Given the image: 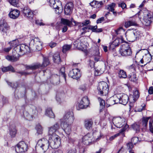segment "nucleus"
I'll return each mask as SVG.
<instances>
[{
    "mask_svg": "<svg viewBox=\"0 0 153 153\" xmlns=\"http://www.w3.org/2000/svg\"><path fill=\"white\" fill-rule=\"evenodd\" d=\"M50 62L48 58L46 57L44 58L43 62L42 65H41V68H43L48 66Z\"/></svg>",
    "mask_w": 153,
    "mask_h": 153,
    "instance_id": "58836bf2",
    "label": "nucleus"
},
{
    "mask_svg": "<svg viewBox=\"0 0 153 153\" xmlns=\"http://www.w3.org/2000/svg\"><path fill=\"white\" fill-rule=\"evenodd\" d=\"M9 26L7 23L4 21L0 22V30L3 35H7V33L9 29Z\"/></svg>",
    "mask_w": 153,
    "mask_h": 153,
    "instance_id": "6ab92c4d",
    "label": "nucleus"
},
{
    "mask_svg": "<svg viewBox=\"0 0 153 153\" xmlns=\"http://www.w3.org/2000/svg\"><path fill=\"white\" fill-rule=\"evenodd\" d=\"M94 137L93 138L91 133H88L84 136L82 139L83 143L86 145L89 144L92 142H96L98 141L103 136L100 132H97L94 134Z\"/></svg>",
    "mask_w": 153,
    "mask_h": 153,
    "instance_id": "20e7f679",
    "label": "nucleus"
},
{
    "mask_svg": "<svg viewBox=\"0 0 153 153\" xmlns=\"http://www.w3.org/2000/svg\"><path fill=\"white\" fill-rule=\"evenodd\" d=\"M115 5L116 4L115 3H113L111 4L108 5V7H107V9L112 12L113 14L115 16L116 15V12L114 11V8L115 7Z\"/></svg>",
    "mask_w": 153,
    "mask_h": 153,
    "instance_id": "4c0bfd02",
    "label": "nucleus"
},
{
    "mask_svg": "<svg viewBox=\"0 0 153 153\" xmlns=\"http://www.w3.org/2000/svg\"><path fill=\"white\" fill-rule=\"evenodd\" d=\"M9 2L11 4L14 6H17L18 3L16 0H9Z\"/></svg>",
    "mask_w": 153,
    "mask_h": 153,
    "instance_id": "3c124183",
    "label": "nucleus"
},
{
    "mask_svg": "<svg viewBox=\"0 0 153 153\" xmlns=\"http://www.w3.org/2000/svg\"><path fill=\"white\" fill-rule=\"evenodd\" d=\"M45 114L46 115L50 118H54V114L51 108H49L46 109Z\"/></svg>",
    "mask_w": 153,
    "mask_h": 153,
    "instance_id": "e433bc0d",
    "label": "nucleus"
},
{
    "mask_svg": "<svg viewBox=\"0 0 153 153\" xmlns=\"http://www.w3.org/2000/svg\"><path fill=\"white\" fill-rule=\"evenodd\" d=\"M153 120H150L149 123V129L150 131L153 133V127L152 124Z\"/></svg>",
    "mask_w": 153,
    "mask_h": 153,
    "instance_id": "6e6d98bb",
    "label": "nucleus"
},
{
    "mask_svg": "<svg viewBox=\"0 0 153 153\" xmlns=\"http://www.w3.org/2000/svg\"><path fill=\"white\" fill-rule=\"evenodd\" d=\"M73 113L72 112H68L64 115L63 118L60 119V123L63 122L64 123H72L74 120Z\"/></svg>",
    "mask_w": 153,
    "mask_h": 153,
    "instance_id": "9b49d317",
    "label": "nucleus"
},
{
    "mask_svg": "<svg viewBox=\"0 0 153 153\" xmlns=\"http://www.w3.org/2000/svg\"><path fill=\"white\" fill-rule=\"evenodd\" d=\"M118 153H126V151L123 147H122L119 150Z\"/></svg>",
    "mask_w": 153,
    "mask_h": 153,
    "instance_id": "680f3d73",
    "label": "nucleus"
},
{
    "mask_svg": "<svg viewBox=\"0 0 153 153\" xmlns=\"http://www.w3.org/2000/svg\"><path fill=\"white\" fill-rule=\"evenodd\" d=\"M52 153H63V152L61 150H53L52 151Z\"/></svg>",
    "mask_w": 153,
    "mask_h": 153,
    "instance_id": "69168bd1",
    "label": "nucleus"
},
{
    "mask_svg": "<svg viewBox=\"0 0 153 153\" xmlns=\"http://www.w3.org/2000/svg\"><path fill=\"white\" fill-rule=\"evenodd\" d=\"M35 128L38 134H42V133L43 128L39 124L37 125Z\"/></svg>",
    "mask_w": 153,
    "mask_h": 153,
    "instance_id": "ea45409f",
    "label": "nucleus"
},
{
    "mask_svg": "<svg viewBox=\"0 0 153 153\" xmlns=\"http://www.w3.org/2000/svg\"><path fill=\"white\" fill-rule=\"evenodd\" d=\"M56 45V44L54 42H51L49 44V46L51 48H52L55 47Z\"/></svg>",
    "mask_w": 153,
    "mask_h": 153,
    "instance_id": "774afa93",
    "label": "nucleus"
},
{
    "mask_svg": "<svg viewBox=\"0 0 153 153\" xmlns=\"http://www.w3.org/2000/svg\"><path fill=\"white\" fill-rule=\"evenodd\" d=\"M98 100L100 103V108H101V109L103 108L105 105V101L100 98H99Z\"/></svg>",
    "mask_w": 153,
    "mask_h": 153,
    "instance_id": "49530a36",
    "label": "nucleus"
},
{
    "mask_svg": "<svg viewBox=\"0 0 153 153\" xmlns=\"http://www.w3.org/2000/svg\"><path fill=\"white\" fill-rule=\"evenodd\" d=\"M79 23L77 25H82V26H86L87 25L89 24L90 23V22L89 20H86L84 22H83L82 23L80 22H79Z\"/></svg>",
    "mask_w": 153,
    "mask_h": 153,
    "instance_id": "603ef678",
    "label": "nucleus"
},
{
    "mask_svg": "<svg viewBox=\"0 0 153 153\" xmlns=\"http://www.w3.org/2000/svg\"><path fill=\"white\" fill-rule=\"evenodd\" d=\"M117 34H121L123 35H125L126 33L125 30L122 27H120L116 31Z\"/></svg>",
    "mask_w": 153,
    "mask_h": 153,
    "instance_id": "79ce46f5",
    "label": "nucleus"
},
{
    "mask_svg": "<svg viewBox=\"0 0 153 153\" xmlns=\"http://www.w3.org/2000/svg\"><path fill=\"white\" fill-rule=\"evenodd\" d=\"M49 3L51 7L55 10L56 13L59 14L62 12L63 7L62 3L60 1L50 0Z\"/></svg>",
    "mask_w": 153,
    "mask_h": 153,
    "instance_id": "9d476101",
    "label": "nucleus"
},
{
    "mask_svg": "<svg viewBox=\"0 0 153 153\" xmlns=\"http://www.w3.org/2000/svg\"><path fill=\"white\" fill-rule=\"evenodd\" d=\"M26 68L27 69L35 70L39 68H41V64L39 63H36L29 65H26Z\"/></svg>",
    "mask_w": 153,
    "mask_h": 153,
    "instance_id": "2f4dec72",
    "label": "nucleus"
},
{
    "mask_svg": "<svg viewBox=\"0 0 153 153\" xmlns=\"http://www.w3.org/2000/svg\"><path fill=\"white\" fill-rule=\"evenodd\" d=\"M27 146L23 141L19 142L15 146V151L17 153H23L27 151Z\"/></svg>",
    "mask_w": 153,
    "mask_h": 153,
    "instance_id": "ddd939ff",
    "label": "nucleus"
},
{
    "mask_svg": "<svg viewBox=\"0 0 153 153\" xmlns=\"http://www.w3.org/2000/svg\"><path fill=\"white\" fill-rule=\"evenodd\" d=\"M20 15L19 11L17 9H11L9 13V16L10 18L15 19L17 18Z\"/></svg>",
    "mask_w": 153,
    "mask_h": 153,
    "instance_id": "b1692460",
    "label": "nucleus"
},
{
    "mask_svg": "<svg viewBox=\"0 0 153 153\" xmlns=\"http://www.w3.org/2000/svg\"><path fill=\"white\" fill-rule=\"evenodd\" d=\"M74 5L71 2H69L66 4L64 9L65 13L67 15H70L72 12Z\"/></svg>",
    "mask_w": 153,
    "mask_h": 153,
    "instance_id": "412c9836",
    "label": "nucleus"
},
{
    "mask_svg": "<svg viewBox=\"0 0 153 153\" xmlns=\"http://www.w3.org/2000/svg\"><path fill=\"white\" fill-rule=\"evenodd\" d=\"M133 31H127L126 33L125 36L129 41L133 42L136 40Z\"/></svg>",
    "mask_w": 153,
    "mask_h": 153,
    "instance_id": "bb28decb",
    "label": "nucleus"
},
{
    "mask_svg": "<svg viewBox=\"0 0 153 153\" xmlns=\"http://www.w3.org/2000/svg\"><path fill=\"white\" fill-rule=\"evenodd\" d=\"M82 39H78L74 41V45L75 47L78 49H81L82 48H84V45L82 43Z\"/></svg>",
    "mask_w": 153,
    "mask_h": 153,
    "instance_id": "7c9ffc66",
    "label": "nucleus"
},
{
    "mask_svg": "<svg viewBox=\"0 0 153 153\" xmlns=\"http://www.w3.org/2000/svg\"><path fill=\"white\" fill-rule=\"evenodd\" d=\"M151 118V117H143L142 119V124L143 127H146L148 125V123L149 120Z\"/></svg>",
    "mask_w": 153,
    "mask_h": 153,
    "instance_id": "f704fd0d",
    "label": "nucleus"
},
{
    "mask_svg": "<svg viewBox=\"0 0 153 153\" xmlns=\"http://www.w3.org/2000/svg\"><path fill=\"white\" fill-rule=\"evenodd\" d=\"M139 141V138L137 137H134L131 139V142L132 143L135 144Z\"/></svg>",
    "mask_w": 153,
    "mask_h": 153,
    "instance_id": "5fc2aeb1",
    "label": "nucleus"
},
{
    "mask_svg": "<svg viewBox=\"0 0 153 153\" xmlns=\"http://www.w3.org/2000/svg\"><path fill=\"white\" fill-rule=\"evenodd\" d=\"M59 128V124L56 123L49 128L48 134L49 141L51 147L53 149L58 148L61 144L59 137L55 133Z\"/></svg>",
    "mask_w": 153,
    "mask_h": 153,
    "instance_id": "f03ea898",
    "label": "nucleus"
},
{
    "mask_svg": "<svg viewBox=\"0 0 153 153\" xmlns=\"http://www.w3.org/2000/svg\"><path fill=\"white\" fill-rule=\"evenodd\" d=\"M133 32L134 33V36L135 37L136 40L137 39L139 38L140 37V33L139 31L134 30L133 31Z\"/></svg>",
    "mask_w": 153,
    "mask_h": 153,
    "instance_id": "8fccbe9b",
    "label": "nucleus"
},
{
    "mask_svg": "<svg viewBox=\"0 0 153 153\" xmlns=\"http://www.w3.org/2000/svg\"><path fill=\"white\" fill-rule=\"evenodd\" d=\"M121 134H123V133L121 132H120L119 133L110 137L109 139V140L110 141H112L114 139L117 137L119 136V135Z\"/></svg>",
    "mask_w": 153,
    "mask_h": 153,
    "instance_id": "09e8293b",
    "label": "nucleus"
},
{
    "mask_svg": "<svg viewBox=\"0 0 153 153\" xmlns=\"http://www.w3.org/2000/svg\"><path fill=\"white\" fill-rule=\"evenodd\" d=\"M148 92L149 93L151 94H152L153 93V87L151 86L150 87L148 90Z\"/></svg>",
    "mask_w": 153,
    "mask_h": 153,
    "instance_id": "338daca9",
    "label": "nucleus"
},
{
    "mask_svg": "<svg viewBox=\"0 0 153 153\" xmlns=\"http://www.w3.org/2000/svg\"><path fill=\"white\" fill-rule=\"evenodd\" d=\"M123 35L116 39L112 43L111 46L116 47L118 46L120 43L123 42L124 40L123 38Z\"/></svg>",
    "mask_w": 153,
    "mask_h": 153,
    "instance_id": "c85d7f7f",
    "label": "nucleus"
},
{
    "mask_svg": "<svg viewBox=\"0 0 153 153\" xmlns=\"http://www.w3.org/2000/svg\"><path fill=\"white\" fill-rule=\"evenodd\" d=\"M89 103V101L87 97H83L78 102V106L80 108H85L87 107Z\"/></svg>",
    "mask_w": 153,
    "mask_h": 153,
    "instance_id": "2eb2a0df",
    "label": "nucleus"
},
{
    "mask_svg": "<svg viewBox=\"0 0 153 153\" xmlns=\"http://www.w3.org/2000/svg\"><path fill=\"white\" fill-rule=\"evenodd\" d=\"M30 45H33L36 50L38 51H39L42 49V43L38 37H33L30 42Z\"/></svg>",
    "mask_w": 153,
    "mask_h": 153,
    "instance_id": "f8f14e48",
    "label": "nucleus"
},
{
    "mask_svg": "<svg viewBox=\"0 0 153 153\" xmlns=\"http://www.w3.org/2000/svg\"><path fill=\"white\" fill-rule=\"evenodd\" d=\"M16 129L15 127L11 128L10 130V135L13 137H14L16 134Z\"/></svg>",
    "mask_w": 153,
    "mask_h": 153,
    "instance_id": "a18cd8bd",
    "label": "nucleus"
},
{
    "mask_svg": "<svg viewBox=\"0 0 153 153\" xmlns=\"http://www.w3.org/2000/svg\"><path fill=\"white\" fill-rule=\"evenodd\" d=\"M60 73L63 76L65 79H66L65 75V68L62 67L60 70Z\"/></svg>",
    "mask_w": 153,
    "mask_h": 153,
    "instance_id": "864d4df0",
    "label": "nucleus"
},
{
    "mask_svg": "<svg viewBox=\"0 0 153 153\" xmlns=\"http://www.w3.org/2000/svg\"><path fill=\"white\" fill-rule=\"evenodd\" d=\"M23 13L24 16H26L30 19H32L33 13L28 7H25L23 9Z\"/></svg>",
    "mask_w": 153,
    "mask_h": 153,
    "instance_id": "4be33fe9",
    "label": "nucleus"
},
{
    "mask_svg": "<svg viewBox=\"0 0 153 153\" xmlns=\"http://www.w3.org/2000/svg\"><path fill=\"white\" fill-rule=\"evenodd\" d=\"M72 123H64L63 122L60 123V126L67 134H69L71 131V125Z\"/></svg>",
    "mask_w": 153,
    "mask_h": 153,
    "instance_id": "aec40b11",
    "label": "nucleus"
},
{
    "mask_svg": "<svg viewBox=\"0 0 153 153\" xmlns=\"http://www.w3.org/2000/svg\"><path fill=\"white\" fill-rule=\"evenodd\" d=\"M112 121L114 125L117 128L123 127L120 132L123 133L128 127V126L126 122V119L124 118L120 117H114Z\"/></svg>",
    "mask_w": 153,
    "mask_h": 153,
    "instance_id": "39448f33",
    "label": "nucleus"
},
{
    "mask_svg": "<svg viewBox=\"0 0 153 153\" xmlns=\"http://www.w3.org/2000/svg\"><path fill=\"white\" fill-rule=\"evenodd\" d=\"M50 145L49 141L44 138L40 139L38 141L36 146V148L40 149L42 152H45L48 149Z\"/></svg>",
    "mask_w": 153,
    "mask_h": 153,
    "instance_id": "423d86ee",
    "label": "nucleus"
},
{
    "mask_svg": "<svg viewBox=\"0 0 153 153\" xmlns=\"http://www.w3.org/2000/svg\"><path fill=\"white\" fill-rule=\"evenodd\" d=\"M117 97L119 100V102L124 105L127 104L129 100V98L127 95L125 94H118Z\"/></svg>",
    "mask_w": 153,
    "mask_h": 153,
    "instance_id": "a211bd4d",
    "label": "nucleus"
},
{
    "mask_svg": "<svg viewBox=\"0 0 153 153\" xmlns=\"http://www.w3.org/2000/svg\"><path fill=\"white\" fill-rule=\"evenodd\" d=\"M72 22L74 23L75 25H77L79 23L78 22H76L73 19L71 20V21H70L67 19L62 18L61 19V23L59 24L60 27L59 28H60L61 26L62 27L63 25L66 26L67 25L69 27H71V25H72Z\"/></svg>",
    "mask_w": 153,
    "mask_h": 153,
    "instance_id": "f3484780",
    "label": "nucleus"
},
{
    "mask_svg": "<svg viewBox=\"0 0 153 153\" xmlns=\"http://www.w3.org/2000/svg\"><path fill=\"white\" fill-rule=\"evenodd\" d=\"M119 101V100L117 97V95H115L107 100V102L108 103L109 106H110L118 103Z\"/></svg>",
    "mask_w": 153,
    "mask_h": 153,
    "instance_id": "393cba45",
    "label": "nucleus"
},
{
    "mask_svg": "<svg viewBox=\"0 0 153 153\" xmlns=\"http://www.w3.org/2000/svg\"><path fill=\"white\" fill-rule=\"evenodd\" d=\"M152 59V55L149 53L145 54L143 56L142 59L140 60V62L143 65H141L143 66L149 63Z\"/></svg>",
    "mask_w": 153,
    "mask_h": 153,
    "instance_id": "4468645a",
    "label": "nucleus"
},
{
    "mask_svg": "<svg viewBox=\"0 0 153 153\" xmlns=\"http://www.w3.org/2000/svg\"><path fill=\"white\" fill-rule=\"evenodd\" d=\"M69 76L74 79H78L81 76L80 70L78 69H73L68 74Z\"/></svg>",
    "mask_w": 153,
    "mask_h": 153,
    "instance_id": "dca6fc26",
    "label": "nucleus"
},
{
    "mask_svg": "<svg viewBox=\"0 0 153 153\" xmlns=\"http://www.w3.org/2000/svg\"><path fill=\"white\" fill-rule=\"evenodd\" d=\"M132 127L136 131H138L139 130V126L137 124H134L132 125Z\"/></svg>",
    "mask_w": 153,
    "mask_h": 153,
    "instance_id": "4d7b16f0",
    "label": "nucleus"
},
{
    "mask_svg": "<svg viewBox=\"0 0 153 153\" xmlns=\"http://www.w3.org/2000/svg\"><path fill=\"white\" fill-rule=\"evenodd\" d=\"M101 57L99 49L97 48L95 50H94L92 53V55L89 61V65L90 67L91 68H93L94 66V62L93 60L94 59L95 62H97L100 60Z\"/></svg>",
    "mask_w": 153,
    "mask_h": 153,
    "instance_id": "1a4fd4ad",
    "label": "nucleus"
},
{
    "mask_svg": "<svg viewBox=\"0 0 153 153\" xmlns=\"http://www.w3.org/2000/svg\"><path fill=\"white\" fill-rule=\"evenodd\" d=\"M56 101L59 104H61L66 100V95L63 93H59L56 96Z\"/></svg>",
    "mask_w": 153,
    "mask_h": 153,
    "instance_id": "a878e982",
    "label": "nucleus"
},
{
    "mask_svg": "<svg viewBox=\"0 0 153 153\" xmlns=\"http://www.w3.org/2000/svg\"><path fill=\"white\" fill-rule=\"evenodd\" d=\"M2 71L3 72H6L8 71H11L13 72H14L13 67L11 66H9L6 67H3L2 68Z\"/></svg>",
    "mask_w": 153,
    "mask_h": 153,
    "instance_id": "a19ab883",
    "label": "nucleus"
},
{
    "mask_svg": "<svg viewBox=\"0 0 153 153\" xmlns=\"http://www.w3.org/2000/svg\"><path fill=\"white\" fill-rule=\"evenodd\" d=\"M120 54L123 56H131L132 54L131 49L128 43L126 42L121 45L119 50Z\"/></svg>",
    "mask_w": 153,
    "mask_h": 153,
    "instance_id": "0eeeda50",
    "label": "nucleus"
},
{
    "mask_svg": "<svg viewBox=\"0 0 153 153\" xmlns=\"http://www.w3.org/2000/svg\"><path fill=\"white\" fill-rule=\"evenodd\" d=\"M97 89L98 93L101 96H105L108 92L109 88L107 83L105 82L99 83Z\"/></svg>",
    "mask_w": 153,
    "mask_h": 153,
    "instance_id": "6e6552de",
    "label": "nucleus"
},
{
    "mask_svg": "<svg viewBox=\"0 0 153 153\" xmlns=\"http://www.w3.org/2000/svg\"><path fill=\"white\" fill-rule=\"evenodd\" d=\"M132 144V143H129L127 144V148L129 150H132V149L133 147Z\"/></svg>",
    "mask_w": 153,
    "mask_h": 153,
    "instance_id": "bf43d9fd",
    "label": "nucleus"
},
{
    "mask_svg": "<svg viewBox=\"0 0 153 153\" xmlns=\"http://www.w3.org/2000/svg\"><path fill=\"white\" fill-rule=\"evenodd\" d=\"M9 44L12 47H15L13 51V56L8 55L6 57V59L9 61L12 62L16 61L20 56L29 53L30 51V48L28 46L23 44L18 45L19 44L18 39L12 41Z\"/></svg>",
    "mask_w": 153,
    "mask_h": 153,
    "instance_id": "f257e3e1",
    "label": "nucleus"
},
{
    "mask_svg": "<svg viewBox=\"0 0 153 153\" xmlns=\"http://www.w3.org/2000/svg\"><path fill=\"white\" fill-rule=\"evenodd\" d=\"M135 16H134L131 18L129 20L125 22V27L127 28L131 26L136 25L137 24L136 21Z\"/></svg>",
    "mask_w": 153,
    "mask_h": 153,
    "instance_id": "cd10ccee",
    "label": "nucleus"
},
{
    "mask_svg": "<svg viewBox=\"0 0 153 153\" xmlns=\"http://www.w3.org/2000/svg\"><path fill=\"white\" fill-rule=\"evenodd\" d=\"M53 60L54 62L57 64L60 63L61 60L59 52H57L53 55Z\"/></svg>",
    "mask_w": 153,
    "mask_h": 153,
    "instance_id": "72a5a7b5",
    "label": "nucleus"
},
{
    "mask_svg": "<svg viewBox=\"0 0 153 153\" xmlns=\"http://www.w3.org/2000/svg\"><path fill=\"white\" fill-rule=\"evenodd\" d=\"M12 48V47L4 48L3 49V51L6 52H8L11 50Z\"/></svg>",
    "mask_w": 153,
    "mask_h": 153,
    "instance_id": "e2e57ef3",
    "label": "nucleus"
},
{
    "mask_svg": "<svg viewBox=\"0 0 153 153\" xmlns=\"http://www.w3.org/2000/svg\"><path fill=\"white\" fill-rule=\"evenodd\" d=\"M129 79L131 81L134 82H136L137 80V78L136 77V75L134 74H131V75L129 76Z\"/></svg>",
    "mask_w": 153,
    "mask_h": 153,
    "instance_id": "37998d69",
    "label": "nucleus"
},
{
    "mask_svg": "<svg viewBox=\"0 0 153 153\" xmlns=\"http://www.w3.org/2000/svg\"><path fill=\"white\" fill-rule=\"evenodd\" d=\"M119 7H121L123 9L126 8V5L124 2H122L119 4Z\"/></svg>",
    "mask_w": 153,
    "mask_h": 153,
    "instance_id": "13d9d810",
    "label": "nucleus"
},
{
    "mask_svg": "<svg viewBox=\"0 0 153 153\" xmlns=\"http://www.w3.org/2000/svg\"><path fill=\"white\" fill-rule=\"evenodd\" d=\"M145 105L144 104H143L140 107H137L135 109V111H141L145 109Z\"/></svg>",
    "mask_w": 153,
    "mask_h": 153,
    "instance_id": "de8ad7c7",
    "label": "nucleus"
},
{
    "mask_svg": "<svg viewBox=\"0 0 153 153\" xmlns=\"http://www.w3.org/2000/svg\"><path fill=\"white\" fill-rule=\"evenodd\" d=\"M35 23L36 24L39 25H44V24L42 22L41 20H36L35 21Z\"/></svg>",
    "mask_w": 153,
    "mask_h": 153,
    "instance_id": "052dcab7",
    "label": "nucleus"
},
{
    "mask_svg": "<svg viewBox=\"0 0 153 153\" xmlns=\"http://www.w3.org/2000/svg\"><path fill=\"white\" fill-rule=\"evenodd\" d=\"M104 20V18L102 17L98 19L97 21V24L101 23L102 21Z\"/></svg>",
    "mask_w": 153,
    "mask_h": 153,
    "instance_id": "0e129e2a",
    "label": "nucleus"
},
{
    "mask_svg": "<svg viewBox=\"0 0 153 153\" xmlns=\"http://www.w3.org/2000/svg\"><path fill=\"white\" fill-rule=\"evenodd\" d=\"M93 122L91 119H88L85 121L84 125L85 128L88 130L92 128Z\"/></svg>",
    "mask_w": 153,
    "mask_h": 153,
    "instance_id": "473e14b6",
    "label": "nucleus"
},
{
    "mask_svg": "<svg viewBox=\"0 0 153 153\" xmlns=\"http://www.w3.org/2000/svg\"><path fill=\"white\" fill-rule=\"evenodd\" d=\"M119 77L121 78H126L127 75L126 71L123 70H120L118 72Z\"/></svg>",
    "mask_w": 153,
    "mask_h": 153,
    "instance_id": "c9c22d12",
    "label": "nucleus"
},
{
    "mask_svg": "<svg viewBox=\"0 0 153 153\" xmlns=\"http://www.w3.org/2000/svg\"><path fill=\"white\" fill-rule=\"evenodd\" d=\"M32 114L33 115H30V114L28 113L27 112H25L24 113V115L25 117L27 120H31L33 117L34 116H36L38 114L37 110L36 108H35L32 111Z\"/></svg>",
    "mask_w": 153,
    "mask_h": 153,
    "instance_id": "5701e85b",
    "label": "nucleus"
},
{
    "mask_svg": "<svg viewBox=\"0 0 153 153\" xmlns=\"http://www.w3.org/2000/svg\"><path fill=\"white\" fill-rule=\"evenodd\" d=\"M139 18H141V16H143L144 24L146 26L150 25L152 23L153 18V13L152 12L145 9L139 11L136 14Z\"/></svg>",
    "mask_w": 153,
    "mask_h": 153,
    "instance_id": "7ed1b4c3",
    "label": "nucleus"
},
{
    "mask_svg": "<svg viewBox=\"0 0 153 153\" xmlns=\"http://www.w3.org/2000/svg\"><path fill=\"white\" fill-rule=\"evenodd\" d=\"M71 45H65L63 46L62 51L63 53H65L66 51L69 50L71 47Z\"/></svg>",
    "mask_w": 153,
    "mask_h": 153,
    "instance_id": "c03bdc74",
    "label": "nucleus"
},
{
    "mask_svg": "<svg viewBox=\"0 0 153 153\" xmlns=\"http://www.w3.org/2000/svg\"><path fill=\"white\" fill-rule=\"evenodd\" d=\"M90 4L92 7L97 8L101 7L103 5V3L102 1L94 0L91 2Z\"/></svg>",
    "mask_w": 153,
    "mask_h": 153,
    "instance_id": "c756f323",
    "label": "nucleus"
}]
</instances>
